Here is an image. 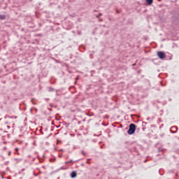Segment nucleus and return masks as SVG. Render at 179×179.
I'll return each mask as SVG.
<instances>
[{"instance_id": "f257e3e1", "label": "nucleus", "mask_w": 179, "mask_h": 179, "mask_svg": "<svg viewBox=\"0 0 179 179\" xmlns=\"http://www.w3.org/2000/svg\"><path fill=\"white\" fill-rule=\"evenodd\" d=\"M135 131H136V124L131 123L129 126V130L127 131L128 135H134Z\"/></svg>"}, {"instance_id": "f03ea898", "label": "nucleus", "mask_w": 179, "mask_h": 179, "mask_svg": "<svg viewBox=\"0 0 179 179\" xmlns=\"http://www.w3.org/2000/svg\"><path fill=\"white\" fill-rule=\"evenodd\" d=\"M157 57L159 59H164V58H166V53L164 52L159 51L157 52Z\"/></svg>"}, {"instance_id": "7ed1b4c3", "label": "nucleus", "mask_w": 179, "mask_h": 179, "mask_svg": "<svg viewBox=\"0 0 179 179\" xmlns=\"http://www.w3.org/2000/svg\"><path fill=\"white\" fill-rule=\"evenodd\" d=\"M173 24H179V15L173 16V20L172 21Z\"/></svg>"}, {"instance_id": "20e7f679", "label": "nucleus", "mask_w": 179, "mask_h": 179, "mask_svg": "<svg viewBox=\"0 0 179 179\" xmlns=\"http://www.w3.org/2000/svg\"><path fill=\"white\" fill-rule=\"evenodd\" d=\"M177 131H178V127H177V126L171 127L170 129L171 134H176Z\"/></svg>"}, {"instance_id": "39448f33", "label": "nucleus", "mask_w": 179, "mask_h": 179, "mask_svg": "<svg viewBox=\"0 0 179 179\" xmlns=\"http://www.w3.org/2000/svg\"><path fill=\"white\" fill-rule=\"evenodd\" d=\"M14 154L15 155L17 154V156H22L23 152L20 150L19 148H15L14 150Z\"/></svg>"}, {"instance_id": "423d86ee", "label": "nucleus", "mask_w": 179, "mask_h": 179, "mask_svg": "<svg viewBox=\"0 0 179 179\" xmlns=\"http://www.w3.org/2000/svg\"><path fill=\"white\" fill-rule=\"evenodd\" d=\"M164 150L163 149V148H159V149H158V154H157V156H163V155H164Z\"/></svg>"}, {"instance_id": "0eeeda50", "label": "nucleus", "mask_w": 179, "mask_h": 179, "mask_svg": "<svg viewBox=\"0 0 179 179\" xmlns=\"http://www.w3.org/2000/svg\"><path fill=\"white\" fill-rule=\"evenodd\" d=\"M80 153L83 156H85V157H87V156H89V153H87V152L85 150H81Z\"/></svg>"}, {"instance_id": "6e6552de", "label": "nucleus", "mask_w": 179, "mask_h": 179, "mask_svg": "<svg viewBox=\"0 0 179 179\" xmlns=\"http://www.w3.org/2000/svg\"><path fill=\"white\" fill-rule=\"evenodd\" d=\"M76 176H77V173L76 171L71 172V178H75L76 177Z\"/></svg>"}, {"instance_id": "1a4fd4ad", "label": "nucleus", "mask_w": 179, "mask_h": 179, "mask_svg": "<svg viewBox=\"0 0 179 179\" xmlns=\"http://www.w3.org/2000/svg\"><path fill=\"white\" fill-rule=\"evenodd\" d=\"M148 5H152L153 3V0H145Z\"/></svg>"}, {"instance_id": "9d476101", "label": "nucleus", "mask_w": 179, "mask_h": 179, "mask_svg": "<svg viewBox=\"0 0 179 179\" xmlns=\"http://www.w3.org/2000/svg\"><path fill=\"white\" fill-rule=\"evenodd\" d=\"M100 16H103V13H99L98 15H95V17H96L97 19H99Z\"/></svg>"}, {"instance_id": "9b49d317", "label": "nucleus", "mask_w": 179, "mask_h": 179, "mask_svg": "<svg viewBox=\"0 0 179 179\" xmlns=\"http://www.w3.org/2000/svg\"><path fill=\"white\" fill-rule=\"evenodd\" d=\"M49 161L50 162V163H53V162H55V158H50Z\"/></svg>"}, {"instance_id": "f8f14e48", "label": "nucleus", "mask_w": 179, "mask_h": 179, "mask_svg": "<svg viewBox=\"0 0 179 179\" xmlns=\"http://www.w3.org/2000/svg\"><path fill=\"white\" fill-rule=\"evenodd\" d=\"M7 118H15V120H16V118H17V116H7Z\"/></svg>"}, {"instance_id": "ddd939ff", "label": "nucleus", "mask_w": 179, "mask_h": 179, "mask_svg": "<svg viewBox=\"0 0 179 179\" xmlns=\"http://www.w3.org/2000/svg\"><path fill=\"white\" fill-rule=\"evenodd\" d=\"M5 17H6L5 15H0V19H1V20H5Z\"/></svg>"}, {"instance_id": "4468645a", "label": "nucleus", "mask_w": 179, "mask_h": 179, "mask_svg": "<svg viewBox=\"0 0 179 179\" xmlns=\"http://www.w3.org/2000/svg\"><path fill=\"white\" fill-rule=\"evenodd\" d=\"M49 92H54V88L49 87Z\"/></svg>"}, {"instance_id": "2eb2a0df", "label": "nucleus", "mask_w": 179, "mask_h": 179, "mask_svg": "<svg viewBox=\"0 0 179 179\" xmlns=\"http://www.w3.org/2000/svg\"><path fill=\"white\" fill-rule=\"evenodd\" d=\"M99 19V22H103V18H98Z\"/></svg>"}, {"instance_id": "dca6fc26", "label": "nucleus", "mask_w": 179, "mask_h": 179, "mask_svg": "<svg viewBox=\"0 0 179 179\" xmlns=\"http://www.w3.org/2000/svg\"><path fill=\"white\" fill-rule=\"evenodd\" d=\"M79 80V76H78L76 78V81H78Z\"/></svg>"}, {"instance_id": "f3484780", "label": "nucleus", "mask_w": 179, "mask_h": 179, "mask_svg": "<svg viewBox=\"0 0 179 179\" xmlns=\"http://www.w3.org/2000/svg\"><path fill=\"white\" fill-rule=\"evenodd\" d=\"M10 153H12L10 151L8 152V156H10Z\"/></svg>"}, {"instance_id": "a211bd4d", "label": "nucleus", "mask_w": 179, "mask_h": 179, "mask_svg": "<svg viewBox=\"0 0 179 179\" xmlns=\"http://www.w3.org/2000/svg\"><path fill=\"white\" fill-rule=\"evenodd\" d=\"M117 13H120V11L118 10H116Z\"/></svg>"}, {"instance_id": "6ab92c4d", "label": "nucleus", "mask_w": 179, "mask_h": 179, "mask_svg": "<svg viewBox=\"0 0 179 179\" xmlns=\"http://www.w3.org/2000/svg\"><path fill=\"white\" fill-rule=\"evenodd\" d=\"M77 82H78V81H75L74 85H76Z\"/></svg>"}, {"instance_id": "aec40b11", "label": "nucleus", "mask_w": 179, "mask_h": 179, "mask_svg": "<svg viewBox=\"0 0 179 179\" xmlns=\"http://www.w3.org/2000/svg\"><path fill=\"white\" fill-rule=\"evenodd\" d=\"M5 124H9V122H6Z\"/></svg>"}, {"instance_id": "412c9836", "label": "nucleus", "mask_w": 179, "mask_h": 179, "mask_svg": "<svg viewBox=\"0 0 179 179\" xmlns=\"http://www.w3.org/2000/svg\"><path fill=\"white\" fill-rule=\"evenodd\" d=\"M60 152H64V150H60Z\"/></svg>"}, {"instance_id": "4be33fe9", "label": "nucleus", "mask_w": 179, "mask_h": 179, "mask_svg": "<svg viewBox=\"0 0 179 179\" xmlns=\"http://www.w3.org/2000/svg\"><path fill=\"white\" fill-rule=\"evenodd\" d=\"M143 124H147L146 122H143Z\"/></svg>"}, {"instance_id": "5701e85b", "label": "nucleus", "mask_w": 179, "mask_h": 179, "mask_svg": "<svg viewBox=\"0 0 179 179\" xmlns=\"http://www.w3.org/2000/svg\"><path fill=\"white\" fill-rule=\"evenodd\" d=\"M94 12H97V10H94Z\"/></svg>"}, {"instance_id": "b1692460", "label": "nucleus", "mask_w": 179, "mask_h": 179, "mask_svg": "<svg viewBox=\"0 0 179 179\" xmlns=\"http://www.w3.org/2000/svg\"><path fill=\"white\" fill-rule=\"evenodd\" d=\"M59 157H62V156H61V155L59 156Z\"/></svg>"}, {"instance_id": "393cba45", "label": "nucleus", "mask_w": 179, "mask_h": 179, "mask_svg": "<svg viewBox=\"0 0 179 179\" xmlns=\"http://www.w3.org/2000/svg\"><path fill=\"white\" fill-rule=\"evenodd\" d=\"M39 26H41V24H39Z\"/></svg>"}, {"instance_id": "a878e982", "label": "nucleus", "mask_w": 179, "mask_h": 179, "mask_svg": "<svg viewBox=\"0 0 179 179\" xmlns=\"http://www.w3.org/2000/svg\"><path fill=\"white\" fill-rule=\"evenodd\" d=\"M8 128H10L9 126H8Z\"/></svg>"}, {"instance_id": "bb28decb", "label": "nucleus", "mask_w": 179, "mask_h": 179, "mask_svg": "<svg viewBox=\"0 0 179 179\" xmlns=\"http://www.w3.org/2000/svg\"><path fill=\"white\" fill-rule=\"evenodd\" d=\"M43 157H45V156L43 155Z\"/></svg>"}, {"instance_id": "cd10ccee", "label": "nucleus", "mask_w": 179, "mask_h": 179, "mask_svg": "<svg viewBox=\"0 0 179 179\" xmlns=\"http://www.w3.org/2000/svg\"><path fill=\"white\" fill-rule=\"evenodd\" d=\"M147 157H150L149 156H147Z\"/></svg>"}, {"instance_id": "c85d7f7f", "label": "nucleus", "mask_w": 179, "mask_h": 179, "mask_svg": "<svg viewBox=\"0 0 179 179\" xmlns=\"http://www.w3.org/2000/svg\"><path fill=\"white\" fill-rule=\"evenodd\" d=\"M7 117L6 116L5 118H6Z\"/></svg>"}]
</instances>
